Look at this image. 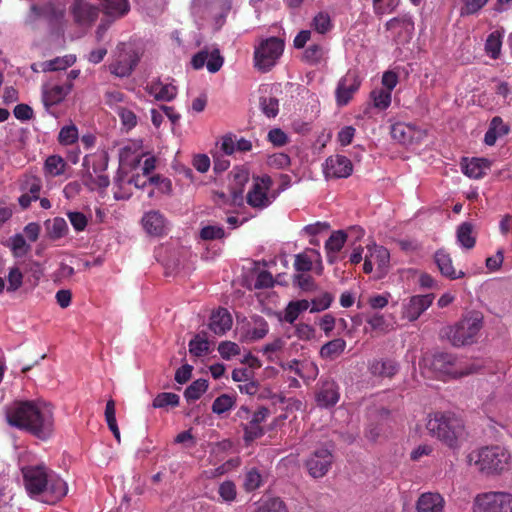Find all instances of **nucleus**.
<instances>
[{"label":"nucleus","mask_w":512,"mask_h":512,"mask_svg":"<svg viewBox=\"0 0 512 512\" xmlns=\"http://www.w3.org/2000/svg\"><path fill=\"white\" fill-rule=\"evenodd\" d=\"M24 487L32 498L41 496L47 504H55L68 492L67 483L44 464L21 467Z\"/></svg>","instance_id":"nucleus-1"},{"label":"nucleus","mask_w":512,"mask_h":512,"mask_svg":"<svg viewBox=\"0 0 512 512\" xmlns=\"http://www.w3.org/2000/svg\"><path fill=\"white\" fill-rule=\"evenodd\" d=\"M483 328V316L480 312H469L452 326L444 330V335L454 347L471 345Z\"/></svg>","instance_id":"nucleus-2"},{"label":"nucleus","mask_w":512,"mask_h":512,"mask_svg":"<svg viewBox=\"0 0 512 512\" xmlns=\"http://www.w3.org/2000/svg\"><path fill=\"white\" fill-rule=\"evenodd\" d=\"M426 428L430 435L437 437L450 448H456L459 439L464 436L461 418H429Z\"/></svg>","instance_id":"nucleus-3"},{"label":"nucleus","mask_w":512,"mask_h":512,"mask_svg":"<svg viewBox=\"0 0 512 512\" xmlns=\"http://www.w3.org/2000/svg\"><path fill=\"white\" fill-rule=\"evenodd\" d=\"M284 51V41L278 37H269L260 42L254 51L255 67L268 72Z\"/></svg>","instance_id":"nucleus-4"},{"label":"nucleus","mask_w":512,"mask_h":512,"mask_svg":"<svg viewBox=\"0 0 512 512\" xmlns=\"http://www.w3.org/2000/svg\"><path fill=\"white\" fill-rule=\"evenodd\" d=\"M476 464L486 474L502 472L508 463V454L499 446L484 447L477 453Z\"/></svg>","instance_id":"nucleus-5"},{"label":"nucleus","mask_w":512,"mask_h":512,"mask_svg":"<svg viewBox=\"0 0 512 512\" xmlns=\"http://www.w3.org/2000/svg\"><path fill=\"white\" fill-rule=\"evenodd\" d=\"M54 405L42 398L15 400L8 408L6 416H52Z\"/></svg>","instance_id":"nucleus-6"},{"label":"nucleus","mask_w":512,"mask_h":512,"mask_svg":"<svg viewBox=\"0 0 512 512\" xmlns=\"http://www.w3.org/2000/svg\"><path fill=\"white\" fill-rule=\"evenodd\" d=\"M474 512H512V495L506 492L478 495Z\"/></svg>","instance_id":"nucleus-7"},{"label":"nucleus","mask_w":512,"mask_h":512,"mask_svg":"<svg viewBox=\"0 0 512 512\" xmlns=\"http://www.w3.org/2000/svg\"><path fill=\"white\" fill-rule=\"evenodd\" d=\"M7 423L38 438L45 439L52 434V418H6Z\"/></svg>","instance_id":"nucleus-8"},{"label":"nucleus","mask_w":512,"mask_h":512,"mask_svg":"<svg viewBox=\"0 0 512 512\" xmlns=\"http://www.w3.org/2000/svg\"><path fill=\"white\" fill-rule=\"evenodd\" d=\"M361 86V78L356 70H348L338 81L335 99L339 107L346 106Z\"/></svg>","instance_id":"nucleus-9"},{"label":"nucleus","mask_w":512,"mask_h":512,"mask_svg":"<svg viewBox=\"0 0 512 512\" xmlns=\"http://www.w3.org/2000/svg\"><path fill=\"white\" fill-rule=\"evenodd\" d=\"M272 184L273 181L268 175L256 177L251 190L246 196L247 203L253 208L263 209L268 207L271 204V200L267 193Z\"/></svg>","instance_id":"nucleus-10"},{"label":"nucleus","mask_w":512,"mask_h":512,"mask_svg":"<svg viewBox=\"0 0 512 512\" xmlns=\"http://www.w3.org/2000/svg\"><path fill=\"white\" fill-rule=\"evenodd\" d=\"M353 172L351 160L344 155L329 156L323 165V173L327 179L348 178Z\"/></svg>","instance_id":"nucleus-11"},{"label":"nucleus","mask_w":512,"mask_h":512,"mask_svg":"<svg viewBox=\"0 0 512 512\" xmlns=\"http://www.w3.org/2000/svg\"><path fill=\"white\" fill-rule=\"evenodd\" d=\"M430 366L439 378H459L466 374L457 369L456 357L445 352L435 354L430 362Z\"/></svg>","instance_id":"nucleus-12"},{"label":"nucleus","mask_w":512,"mask_h":512,"mask_svg":"<svg viewBox=\"0 0 512 512\" xmlns=\"http://www.w3.org/2000/svg\"><path fill=\"white\" fill-rule=\"evenodd\" d=\"M332 462L333 456L331 452L326 448H320L315 450L306 461V467L312 477L320 478L328 472Z\"/></svg>","instance_id":"nucleus-13"},{"label":"nucleus","mask_w":512,"mask_h":512,"mask_svg":"<svg viewBox=\"0 0 512 512\" xmlns=\"http://www.w3.org/2000/svg\"><path fill=\"white\" fill-rule=\"evenodd\" d=\"M433 300V294L415 295L410 297L408 302L403 305V318L410 322L417 320L420 315L432 305Z\"/></svg>","instance_id":"nucleus-14"},{"label":"nucleus","mask_w":512,"mask_h":512,"mask_svg":"<svg viewBox=\"0 0 512 512\" xmlns=\"http://www.w3.org/2000/svg\"><path fill=\"white\" fill-rule=\"evenodd\" d=\"M223 62L224 59L218 49H214L211 53L207 50H201L192 57L191 65L196 70L206 65L210 73H216L221 69Z\"/></svg>","instance_id":"nucleus-15"},{"label":"nucleus","mask_w":512,"mask_h":512,"mask_svg":"<svg viewBox=\"0 0 512 512\" xmlns=\"http://www.w3.org/2000/svg\"><path fill=\"white\" fill-rule=\"evenodd\" d=\"M71 13L77 24L91 26L98 18L99 9L85 0H74Z\"/></svg>","instance_id":"nucleus-16"},{"label":"nucleus","mask_w":512,"mask_h":512,"mask_svg":"<svg viewBox=\"0 0 512 512\" xmlns=\"http://www.w3.org/2000/svg\"><path fill=\"white\" fill-rule=\"evenodd\" d=\"M144 230L152 236H162L166 233V218L158 210H151L142 217Z\"/></svg>","instance_id":"nucleus-17"},{"label":"nucleus","mask_w":512,"mask_h":512,"mask_svg":"<svg viewBox=\"0 0 512 512\" xmlns=\"http://www.w3.org/2000/svg\"><path fill=\"white\" fill-rule=\"evenodd\" d=\"M73 89L72 83L43 87V103L48 108L61 103Z\"/></svg>","instance_id":"nucleus-18"},{"label":"nucleus","mask_w":512,"mask_h":512,"mask_svg":"<svg viewBox=\"0 0 512 512\" xmlns=\"http://www.w3.org/2000/svg\"><path fill=\"white\" fill-rule=\"evenodd\" d=\"M232 316L226 308H218L210 316L209 329L216 335H224L232 327Z\"/></svg>","instance_id":"nucleus-19"},{"label":"nucleus","mask_w":512,"mask_h":512,"mask_svg":"<svg viewBox=\"0 0 512 512\" xmlns=\"http://www.w3.org/2000/svg\"><path fill=\"white\" fill-rule=\"evenodd\" d=\"M339 400L337 384L332 380L323 381L316 393L317 404L321 407L334 406Z\"/></svg>","instance_id":"nucleus-20"},{"label":"nucleus","mask_w":512,"mask_h":512,"mask_svg":"<svg viewBox=\"0 0 512 512\" xmlns=\"http://www.w3.org/2000/svg\"><path fill=\"white\" fill-rule=\"evenodd\" d=\"M369 371L373 376L381 378H392L399 371V364L394 359H374L369 363Z\"/></svg>","instance_id":"nucleus-21"},{"label":"nucleus","mask_w":512,"mask_h":512,"mask_svg":"<svg viewBox=\"0 0 512 512\" xmlns=\"http://www.w3.org/2000/svg\"><path fill=\"white\" fill-rule=\"evenodd\" d=\"M434 261L441 274L451 280L463 278L465 276L463 271L460 270L457 272L455 270L450 254L444 249H439L435 252Z\"/></svg>","instance_id":"nucleus-22"},{"label":"nucleus","mask_w":512,"mask_h":512,"mask_svg":"<svg viewBox=\"0 0 512 512\" xmlns=\"http://www.w3.org/2000/svg\"><path fill=\"white\" fill-rule=\"evenodd\" d=\"M463 173L474 179H480L485 176L491 167V161L486 158L463 159L461 163Z\"/></svg>","instance_id":"nucleus-23"},{"label":"nucleus","mask_w":512,"mask_h":512,"mask_svg":"<svg viewBox=\"0 0 512 512\" xmlns=\"http://www.w3.org/2000/svg\"><path fill=\"white\" fill-rule=\"evenodd\" d=\"M145 90L158 101H172L177 95V88L172 84H163L160 80L147 84Z\"/></svg>","instance_id":"nucleus-24"},{"label":"nucleus","mask_w":512,"mask_h":512,"mask_svg":"<svg viewBox=\"0 0 512 512\" xmlns=\"http://www.w3.org/2000/svg\"><path fill=\"white\" fill-rule=\"evenodd\" d=\"M269 332L268 322L261 316H254L248 323L244 339L254 342L263 339Z\"/></svg>","instance_id":"nucleus-25"},{"label":"nucleus","mask_w":512,"mask_h":512,"mask_svg":"<svg viewBox=\"0 0 512 512\" xmlns=\"http://www.w3.org/2000/svg\"><path fill=\"white\" fill-rule=\"evenodd\" d=\"M444 500L438 493H423L417 500V512H443Z\"/></svg>","instance_id":"nucleus-26"},{"label":"nucleus","mask_w":512,"mask_h":512,"mask_svg":"<svg viewBox=\"0 0 512 512\" xmlns=\"http://www.w3.org/2000/svg\"><path fill=\"white\" fill-rule=\"evenodd\" d=\"M106 103L118 114L123 126H127L128 115L126 114L127 101L125 94L117 90L109 91L106 93Z\"/></svg>","instance_id":"nucleus-27"},{"label":"nucleus","mask_w":512,"mask_h":512,"mask_svg":"<svg viewBox=\"0 0 512 512\" xmlns=\"http://www.w3.org/2000/svg\"><path fill=\"white\" fill-rule=\"evenodd\" d=\"M347 239L344 231H334L325 242V251L329 263H334L337 260V254L343 248Z\"/></svg>","instance_id":"nucleus-28"},{"label":"nucleus","mask_w":512,"mask_h":512,"mask_svg":"<svg viewBox=\"0 0 512 512\" xmlns=\"http://www.w3.org/2000/svg\"><path fill=\"white\" fill-rule=\"evenodd\" d=\"M369 259L373 262L374 265L377 266V269L380 272H385L389 267L390 263V253L388 249L383 246H378L373 244L371 246H367Z\"/></svg>","instance_id":"nucleus-29"},{"label":"nucleus","mask_w":512,"mask_h":512,"mask_svg":"<svg viewBox=\"0 0 512 512\" xmlns=\"http://www.w3.org/2000/svg\"><path fill=\"white\" fill-rule=\"evenodd\" d=\"M128 160V146H124L119 151V171L115 177V185L119 187V191H115V198H125L124 193L121 191L125 189V185L128 181L125 179V168Z\"/></svg>","instance_id":"nucleus-30"},{"label":"nucleus","mask_w":512,"mask_h":512,"mask_svg":"<svg viewBox=\"0 0 512 512\" xmlns=\"http://www.w3.org/2000/svg\"><path fill=\"white\" fill-rule=\"evenodd\" d=\"M327 59V49L320 44L309 45L303 53V61L310 66H318L325 63Z\"/></svg>","instance_id":"nucleus-31"},{"label":"nucleus","mask_w":512,"mask_h":512,"mask_svg":"<svg viewBox=\"0 0 512 512\" xmlns=\"http://www.w3.org/2000/svg\"><path fill=\"white\" fill-rule=\"evenodd\" d=\"M346 348V341L343 338H335L325 343L320 349V356L325 360H335Z\"/></svg>","instance_id":"nucleus-32"},{"label":"nucleus","mask_w":512,"mask_h":512,"mask_svg":"<svg viewBox=\"0 0 512 512\" xmlns=\"http://www.w3.org/2000/svg\"><path fill=\"white\" fill-rule=\"evenodd\" d=\"M415 129L413 126L398 122L391 127V136L394 140L401 144H409L413 141L415 136Z\"/></svg>","instance_id":"nucleus-33"},{"label":"nucleus","mask_w":512,"mask_h":512,"mask_svg":"<svg viewBox=\"0 0 512 512\" xmlns=\"http://www.w3.org/2000/svg\"><path fill=\"white\" fill-rule=\"evenodd\" d=\"M47 235L52 240L64 237L68 232V225L64 218L55 217L53 220L45 222Z\"/></svg>","instance_id":"nucleus-34"},{"label":"nucleus","mask_w":512,"mask_h":512,"mask_svg":"<svg viewBox=\"0 0 512 512\" xmlns=\"http://www.w3.org/2000/svg\"><path fill=\"white\" fill-rule=\"evenodd\" d=\"M457 240L466 249H472L476 244V237L473 234V225L470 222H463L457 229Z\"/></svg>","instance_id":"nucleus-35"},{"label":"nucleus","mask_w":512,"mask_h":512,"mask_svg":"<svg viewBox=\"0 0 512 512\" xmlns=\"http://www.w3.org/2000/svg\"><path fill=\"white\" fill-rule=\"evenodd\" d=\"M66 162L59 155L49 156L44 163V171L46 175L51 177L60 176L64 173Z\"/></svg>","instance_id":"nucleus-36"},{"label":"nucleus","mask_w":512,"mask_h":512,"mask_svg":"<svg viewBox=\"0 0 512 512\" xmlns=\"http://www.w3.org/2000/svg\"><path fill=\"white\" fill-rule=\"evenodd\" d=\"M265 418H252L249 424L244 426V440L248 444L264 433L261 423Z\"/></svg>","instance_id":"nucleus-37"},{"label":"nucleus","mask_w":512,"mask_h":512,"mask_svg":"<svg viewBox=\"0 0 512 512\" xmlns=\"http://www.w3.org/2000/svg\"><path fill=\"white\" fill-rule=\"evenodd\" d=\"M259 106L262 113L268 118H275L279 113V100L273 96H261Z\"/></svg>","instance_id":"nucleus-38"},{"label":"nucleus","mask_w":512,"mask_h":512,"mask_svg":"<svg viewBox=\"0 0 512 512\" xmlns=\"http://www.w3.org/2000/svg\"><path fill=\"white\" fill-rule=\"evenodd\" d=\"M209 349L210 344L204 335L202 336L201 334H197L189 342V352L196 357H200L208 353Z\"/></svg>","instance_id":"nucleus-39"},{"label":"nucleus","mask_w":512,"mask_h":512,"mask_svg":"<svg viewBox=\"0 0 512 512\" xmlns=\"http://www.w3.org/2000/svg\"><path fill=\"white\" fill-rule=\"evenodd\" d=\"M207 388V380L197 379L186 388L184 395L188 401L197 400L207 390Z\"/></svg>","instance_id":"nucleus-40"},{"label":"nucleus","mask_w":512,"mask_h":512,"mask_svg":"<svg viewBox=\"0 0 512 512\" xmlns=\"http://www.w3.org/2000/svg\"><path fill=\"white\" fill-rule=\"evenodd\" d=\"M370 97L373 101L374 107L380 110H386L391 104V93L384 88L374 89Z\"/></svg>","instance_id":"nucleus-41"},{"label":"nucleus","mask_w":512,"mask_h":512,"mask_svg":"<svg viewBox=\"0 0 512 512\" xmlns=\"http://www.w3.org/2000/svg\"><path fill=\"white\" fill-rule=\"evenodd\" d=\"M75 57L69 55L65 57H57L55 59L43 63V71H57L70 67L75 62Z\"/></svg>","instance_id":"nucleus-42"},{"label":"nucleus","mask_w":512,"mask_h":512,"mask_svg":"<svg viewBox=\"0 0 512 512\" xmlns=\"http://www.w3.org/2000/svg\"><path fill=\"white\" fill-rule=\"evenodd\" d=\"M501 45V34L498 31H494L486 40L485 50L491 58L497 59L500 55Z\"/></svg>","instance_id":"nucleus-43"},{"label":"nucleus","mask_w":512,"mask_h":512,"mask_svg":"<svg viewBox=\"0 0 512 512\" xmlns=\"http://www.w3.org/2000/svg\"><path fill=\"white\" fill-rule=\"evenodd\" d=\"M41 187V180L34 176L26 177L20 185L21 191L29 193L34 200L39 199Z\"/></svg>","instance_id":"nucleus-44"},{"label":"nucleus","mask_w":512,"mask_h":512,"mask_svg":"<svg viewBox=\"0 0 512 512\" xmlns=\"http://www.w3.org/2000/svg\"><path fill=\"white\" fill-rule=\"evenodd\" d=\"M78 138V129L73 124L62 127L58 135V141L62 145H72Z\"/></svg>","instance_id":"nucleus-45"},{"label":"nucleus","mask_w":512,"mask_h":512,"mask_svg":"<svg viewBox=\"0 0 512 512\" xmlns=\"http://www.w3.org/2000/svg\"><path fill=\"white\" fill-rule=\"evenodd\" d=\"M179 404V396L171 392H163L158 394L153 400V406L155 408H166L174 407Z\"/></svg>","instance_id":"nucleus-46"},{"label":"nucleus","mask_w":512,"mask_h":512,"mask_svg":"<svg viewBox=\"0 0 512 512\" xmlns=\"http://www.w3.org/2000/svg\"><path fill=\"white\" fill-rule=\"evenodd\" d=\"M11 249L15 257H22L28 253L30 245L22 234H16L11 238Z\"/></svg>","instance_id":"nucleus-47"},{"label":"nucleus","mask_w":512,"mask_h":512,"mask_svg":"<svg viewBox=\"0 0 512 512\" xmlns=\"http://www.w3.org/2000/svg\"><path fill=\"white\" fill-rule=\"evenodd\" d=\"M106 13L109 15H123L127 9L126 0H101Z\"/></svg>","instance_id":"nucleus-48"},{"label":"nucleus","mask_w":512,"mask_h":512,"mask_svg":"<svg viewBox=\"0 0 512 512\" xmlns=\"http://www.w3.org/2000/svg\"><path fill=\"white\" fill-rule=\"evenodd\" d=\"M233 405L234 398L227 394H222L214 400L212 410L216 414H222L227 412Z\"/></svg>","instance_id":"nucleus-49"},{"label":"nucleus","mask_w":512,"mask_h":512,"mask_svg":"<svg viewBox=\"0 0 512 512\" xmlns=\"http://www.w3.org/2000/svg\"><path fill=\"white\" fill-rule=\"evenodd\" d=\"M333 299V295L328 292H325L321 296L314 298L311 301L312 307L310 312L315 313L328 309L333 302Z\"/></svg>","instance_id":"nucleus-50"},{"label":"nucleus","mask_w":512,"mask_h":512,"mask_svg":"<svg viewBox=\"0 0 512 512\" xmlns=\"http://www.w3.org/2000/svg\"><path fill=\"white\" fill-rule=\"evenodd\" d=\"M313 28L320 34H325L331 29V20L327 13H318L312 22Z\"/></svg>","instance_id":"nucleus-51"},{"label":"nucleus","mask_w":512,"mask_h":512,"mask_svg":"<svg viewBox=\"0 0 512 512\" xmlns=\"http://www.w3.org/2000/svg\"><path fill=\"white\" fill-rule=\"evenodd\" d=\"M267 140L275 147L285 146L289 142L287 134L280 128H273L268 132Z\"/></svg>","instance_id":"nucleus-52"},{"label":"nucleus","mask_w":512,"mask_h":512,"mask_svg":"<svg viewBox=\"0 0 512 512\" xmlns=\"http://www.w3.org/2000/svg\"><path fill=\"white\" fill-rule=\"evenodd\" d=\"M256 512H287L284 502L279 498L265 501Z\"/></svg>","instance_id":"nucleus-53"},{"label":"nucleus","mask_w":512,"mask_h":512,"mask_svg":"<svg viewBox=\"0 0 512 512\" xmlns=\"http://www.w3.org/2000/svg\"><path fill=\"white\" fill-rule=\"evenodd\" d=\"M268 165L275 169H285L290 163L291 159L286 153H275L268 157Z\"/></svg>","instance_id":"nucleus-54"},{"label":"nucleus","mask_w":512,"mask_h":512,"mask_svg":"<svg viewBox=\"0 0 512 512\" xmlns=\"http://www.w3.org/2000/svg\"><path fill=\"white\" fill-rule=\"evenodd\" d=\"M67 217L77 232H81L87 227L88 218L82 212H68Z\"/></svg>","instance_id":"nucleus-55"},{"label":"nucleus","mask_w":512,"mask_h":512,"mask_svg":"<svg viewBox=\"0 0 512 512\" xmlns=\"http://www.w3.org/2000/svg\"><path fill=\"white\" fill-rule=\"evenodd\" d=\"M225 236V231L220 226H205L200 231V237L203 240L222 239Z\"/></svg>","instance_id":"nucleus-56"},{"label":"nucleus","mask_w":512,"mask_h":512,"mask_svg":"<svg viewBox=\"0 0 512 512\" xmlns=\"http://www.w3.org/2000/svg\"><path fill=\"white\" fill-rule=\"evenodd\" d=\"M218 351L222 358L230 359L240 353V347L238 344L231 341H223L218 346Z\"/></svg>","instance_id":"nucleus-57"},{"label":"nucleus","mask_w":512,"mask_h":512,"mask_svg":"<svg viewBox=\"0 0 512 512\" xmlns=\"http://www.w3.org/2000/svg\"><path fill=\"white\" fill-rule=\"evenodd\" d=\"M109 70L111 74H113L116 77L124 78L128 76V60L126 57H123L122 59H117L113 61L109 65Z\"/></svg>","instance_id":"nucleus-58"},{"label":"nucleus","mask_w":512,"mask_h":512,"mask_svg":"<svg viewBox=\"0 0 512 512\" xmlns=\"http://www.w3.org/2000/svg\"><path fill=\"white\" fill-rule=\"evenodd\" d=\"M219 495L223 501L231 502L236 498V486L232 481H225L219 487Z\"/></svg>","instance_id":"nucleus-59"},{"label":"nucleus","mask_w":512,"mask_h":512,"mask_svg":"<svg viewBox=\"0 0 512 512\" xmlns=\"http://www.w3.org/2000/svg\"><path fill=\"white\" fill-rule=\"evenodd\" d=\"M261 484V475L256 468H252L246 473L244 486L247 491L257 489Z\"/></svg>","instance_id":"nucleus-60"},{"label":"nucleus","mask_w":512,"mask_h":512,"mask_svg":"<svg viewBox=\"0 0 512 512\" xmlns=\"http://www.w3.org/2000/svg\"><path fill=\"white\" fill-rule=\"evenodd\" d=\"M23 282V274L17 267H13L10 269L8 274V291H16L18 290Z\"/></svg>","instance_id":"nucleus-61"},{"label":"nucleus","mask_w":512,"mask_h":512,"mask_svg":"<svg viewBox=\"0 0 512 512\" xmlns=\"http://www.w3.org/2000/svg\"><path fill=\"white\" fill-rule=\"evenodd\" d=\"M294 283H296L301 290L306 292L316 289L315 281L310 275L296 274L294 276Z\"/></svg>","instance_id":"nucleus-62"},{"label":"nucleus","mask_w":512,"mask_h":512,"mask_svg":"<svg viewBox=\"0 0 512 512\" xmlns=\"http://www.w3.org/2000/svg\"><path fill=\"white\" fill-rule=\"evenodd\" d=\"M312 259L307 253H301L296 255L294 267L299 272H308L312 269Z\"/></svg>","instance_id":"nucleus-63"},{"label":"nucleus","mask_w":512,"mask_h":512,"mask_svg":"<svg viewBox=\"0 0 512 512\" xmlns=\"http://www.w3.org/2000/svg\"><path fill=\"white\" fill-rule=\"evenodd\" d=\"M274 286V279L270 272L263 270L258 273L255 288L263 289V288H271Z\"/></svg>","instance_id":"nucleus-64"}]
</instances>
